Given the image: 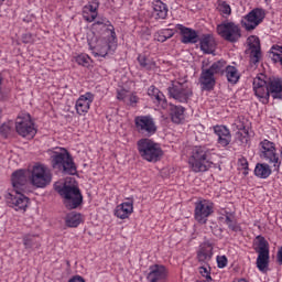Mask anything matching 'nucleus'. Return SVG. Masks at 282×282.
I'll list each match as a JSON object with an SVG mask.
<instances>
[{
  "label": "nucleus",
  "instance_id": "dca6fc26",
  "mask_svg": "<svg viewBox=\"0 0 282 282\" xmlns=\"http://www.w3.org/2000/svg\"><path fill=\"white\" fill-rule=\"evenodd\" d=\"M250 63L251 65H259L261 61V41L259 37L251 35L249 39Z\"/></svg>",
  "mask_w": 282,
  "mask_h": 282
},
{
  "label": "nucleus",
  "instance_id": "20e7f679",
  "mask_svg": "<svg viewBox=\"0 0 282 282\" xmlns=\"http://www.w3.org/2000/svg\"><path fill=\"white\" fill-rule=\"evenodd\" d=\"M55 191L63 197L64 206L67 210H74L83 204V194L80 193V188L75 185H68L65 183L64 185H55Z\"/></svg>",
  "mask_w": 282,
  "mask_h": 282
},
{
  "label": "nucleus",
  "instance_id": "e433bc0d",
  "mask_svg": "<svg viewBox=\"0 0 282 282\" xmlns=\"http://www.w3.org/2000/svg\"><path fill=\"white\" fill-rule=\"evenodd\" d=\"M217 10L223 14V17H230V14H232V9L226 0L217 1Z\"/></svg>",
  "mask_w": 282,
  "mask_h": 282
},
{
  "label": "nucleus",
  "instance_id": "6e6552de",
  "mask_svg": "<svg viewBox=\"0 0 282 282\" xmlns=\"http://www.w3.org/2000/svg\"><path fill=\"white\" fill-rule=\"evenodd\" d=\"M217 33L228 43H237L241 39V28L235 22H224L217 25Z\"/></svg>",
  "mask_w": 282,
  "mask_h": 282
},
{
  "label": "nucleus",
  "instance_id": "5701e85b",
  "mask_svg": "<svg viewBox=\"0 0 282 282\" xmlns=\"http://www.w3.org/2000/svg\"><path fill=\"white\" fill-rule=\"evenodd\" d=\"M214 132L218 135V144H220V147H228V144H230L232 137L230 130L226 128V126H215Z\"/></svg>",
  "mask_w": 282,
  "mask_h": 282
},
{
  "label": "nucleus",
  "instance_id": "bb28decb",
  "mask_svg": "<svg viewBox=\"0 0 282 282\" xmlns=\"http://www.w3.org/2000/svg\"><path fill=\"white\" fill-rule=\"evenodd\" d=\"M235 124L238 130L236 133L238 142H240V144H247L250 141V132L248 131V128H246V124L242 123L241 120H237Z\"/></svg>",
  "mask_w": 282,
  "mask_h": 282
},
{
  "label": "nucleus",
  "instance_id": "603ef678",
  "mask_svg": "<svg viewBox=\"0 0 282 282\" xmlns=\"http://www.w3.org/2000/svg\"><path fill=\"white\" fill-rule=\"evenodd\" d=\"M118 100H124V93H118Z\"/></svg>",
  "mask_w": 282,
  "mask_h": 282
},
{
  "label": "nucleus",
  "instance_id": "f8f14e48",
  "mask_svg": "<svg viewBox=\"0 0 282 282\" xmlns=\"http://www.w3.org/2000/svg\"><path fill=\"white\" fill-rule=\"evenodd\" d=\"M171 98L178 102H188V98L193 96V89L188 88L185 83L172 82L171 87L167 88Z\"/></svg>",
  "mask_w": 282,
  "mask_h": 282
},
{
  "label": "nucleus",
  "instance_id": "864d4df0",
  "mask_svg": "<svg viewBox=\"0 0 282 282\" xmlns=\"http://www.w3.org/2000/svg\"><path fill=\"white\" fill-rule=\"evenodd\" d=\"M1 83H3V79L0 77V86H1Z\"/></svg>",
  "mask_w": 282,
  "mask_h": 282
},
{
  "label": "nucleus",
  "instance_id": "c756f323",
  "mask_svg": "<svg viewBox=\"0 0 282 282\" xmlns=\"http://www.w3.org/2000/svg\"><path fill=\"white\" fill-rule=\"evenodd\" d=\"M184 111H186V109L182 106H171L170 116L172 118V122L180 124V122L184 120Z\"/></svg>",
  "mask_w": 282,
  "mask_h": 282
},
{
  "label": "nucleus",
  "instance_id": "09e8293b",
  "mask_svg": "<svg viewBox=\"0 0 282 282\" xmlns=\"http://www.w3.org/2000/svg\"><path fill=\"white\" fill-rule=\"evenodd\" d=\"M68 282H85V279L80 275H76L73 279L68 280Z\"/></svg>",
  "mask_w": 282,
  "mask_h": 282
},
{
  "label": "nucleus",
  "instance_id": "f257e3e1",
  "mask_svg": "<svg viewBox=\"0 0 282 282\" xmlns=\"http://www.w3.org/2000/svg\"><path fill=\"white\" fill-rule=\"evenodd\" d=\"M253 91L260 102L268 105L270 96L273 100H282V78L268 77L260 73L253 78Z\"/></svg>",
  "mask_w": 282,
  "mask_h": 282
},
{
  "label": "nucleus",
  "instance_id": "49530a36",
  "mask_svg": "<svg viewBox=\"0 0 282 282\" xmlns=\"http://www.w3.org/2000/svg\"><path fill=\"white\" fill-rule=\"evenodd\" d=\"M163 35L165 36V39L169 41V39H172V36L175 34L173 32V30L171 29H165L162 31Z\"/></svg>",
  "mask_w": 282,
  "mask_h": 282
},
{
  "label": "nucleus",
  "instance_id": "ea45409f",
  "mask_svg": "<svg viewBox=\"0 0 282 282\" xmlns=\"http://www.w3.org/2000/svg\"><path fill=\"white\" fill-rule=\"evenodd\" d=\"M75 61L78 65H83V67H87L91 58H89L88 55L80 54L77 57H75Z\"/></svg>",
  "mask_w": 282,
  "mask_h": 282
},
{
  "label": "nucleus",
  "instance_id": "412c9836",
  "mask_svg": "<svg viewBox=\"0 0 282 282\" xmlns=\"http://www.w3.org/2000/svg\"><path fill=\"white\" fill-rule=\"evenodd\" d=\"M133 213V199H128V202L121 203L115 209V217L118 219H128L129 215Z\"/></svg>",
  "mask_w": 282,
  "mask_h": 282
},
{
  "label": "nucleus",
  "instance_id": "aec40b11",
  "mask_svg": "<svg viewBox=\"0 0 282 282\" xmlns=\"http://www.w3.org/2000/svg\"><path fill=\"white\" fill-rule=\"evenodd\" d=\"M91 102H94V95L91 93H86L82 95L76 101V111L79 116L83 113H87L89 111V107H91Z\"/></svg>",
  "mask_w": 282,
  "mask_h": 282
},
{
  "label": "nucleus",
  "instance_id": "f3484780",
  "mask_svg": "<svg viewBox=\"0 0 282 282\" xmlns=\"http://www.w3.org/2000/svg\"><path fill=\"white\" fill-rule=\"evenodd\" d=\"M213 259V245L210 242H203L197 251V261L200 265H208Z\"/></svg>",
  "mask_w": 282,
  "mask_h": 282
},
{
  "label": "nucleus",
  "instance_id": "72a5a7b5",
  "mask_svg": "<svg viewBox=\"0 0 282 282\" xmlns=\"http://www.w3.org/2000/svg\"><path fill=\"white\" fill-rule=\"evenodd\" d=\"M23 246L26 250H31V248H41V242H39V236L25 235L23 237Z\"/></svg>",
  "mask_w": 282,
  "mask_h": 282
},
{
  "label": "nucleus",
  "instance_id": "b1692460",
  "mask_svg": "<svg viewBox=\"0 0 282 282\" xmlns=\"http://www.w3.org/2000/svg\"><path fill=\"white\" fill-rule=\"evenodd\" d=\"M177 30H180L182 35V43H197L199 36L195 30L186 28L182 24H177Z\"/></svg>",
  "mask_w": 282,
  "mask_h": 282
},
{
  "label": "nucleus",
  "instance_id": "cd10ccee",
  "mask_svg": "<svg viewBox=\"0 0 282 282\" xmlns=\"http://www.w3.org/2000/svg\"><path fill=\"white\" fill-rule=\"evenodd\" d=\"M148 95L151 98H154V100H156L158 105H160V107H162V109H166V107H169V102L166 101V97L155 86H150L149 87Z\"/></svg>",
  "mask_w": 282,
  "mask_h": 282
},
{
  "label": "nucleus",
  "instance_id": "2eb2a0df",
  "mask_svg": "<svg viewBox=\"0 0 282 282\" xmlns=\"http://www.w3.org/2000/svg\"><path fill=\"white\" fill-rule=\"evenodd\" d=\"M213 203L208 200H199L195 203V219L198 224H206L208 217L213 215Z\"/></svg>",
  "mask_w": 282,
  "mask_h": 282
},
{
  "label": "nucleus",
  "instance_id": "a18cd8bd",
  "mask_svg": "<svg viewBox=\"0 0 282 282\" xmlns=\"http://www.w3.org/2000/svg\"><path fill=\"white\" fill-rule=\"evenodd\" d=\"M22 42L28 44V43H34V35L32 33H25L22 35Z\"/></svg>",
  "mask_w": 282,
  "mask_h": 282
},
{
  "label": "nucleus",
  "instance_id": "f03ea898",
  "mask_svg": "<svg viewBox=\"0 0 282 282\" xmlns=\"http://www.w3.org/2000/svg\"><path fill=\"white\" fill-rule=\"evenodd\" d=\"M11 184L13 187L12 192H7L4 198L7 204L15 210H25L28 204H30V198L24 196L26 184H28V174L24 170H18L12 173Z\"/></svg>",
  "mask_w": 282,
  "mask_h": 282
},
{
  "label": "nucleus",
  "instance_id": "58836bf2",
  "mask_svg": "<svg viewBox=\"0 0 282 282\" xmlns=\"http://www.w3.org/2000/svg\"><path fill=\"white\" fill-rule=\"evenodd\" d=\"M198 272L202 276H205L207 282H213V278L210 276V264H202V267L198 268Z\"/></svg>",
  "mask_w": 282,
  "mask_h": 282
},
{
  "label": "nucleus",
  "instance_id": "9d476101",
  "mask_svg": "<svg viewBox=\"0 0 282 282\" xmlns=\"http://www.w3.org/2000/svg\"><path fill=\"white\" fill-rule=\"evenodd\" d=\"M134 127L138 133L151 138L158 132V126H155V120L151 116H138L134 118Z\"/></svg>",
  "mask_w": 282,
  "mask_h": 282
},
{
  "label": "nucleus",
  "instance_id": "c85d7f7f",
  "mask_svg": "<svg viewBox=\"0 0 282 282\" xmlns=\"http://www.w3.org/2000/svg\"><path fill=\"white\" fill-rule=\"evenodd\" d=\"M83 17L88 23H94V21H96V19L98 18V6H85Z\"/></svg>",
  "mask_w": 282,
  "mask_h": 282
},
{
  "label": "nucleus",
  "instance_id": "c03bdc74",
  "mask_svg": "<svg viewBox=\"0 0 282 282\" xmlns=\"http://www.w3.org/2000/svg\"><path fill=\"white\" fill-rule=\"evenodd\" d=\"M238 164L243 169V174L248 175V160L246 158H241L238 160Z\"/></svg>",
  "mask_w": 282,
  "mask_h": 282
},
{
  "label": "nucleus",
  "instance_id": "3c124183",
  "mask_svg": "<svg viewBox=\"0 0 282 282\" xmlns=\"http://www.w3.org/2000/svg\"><path fill=\"white\" fill-rule=\"evenodd\" d=\"M278 263L282 265V247L278 251Z\"/></svg>",
  "mask_w": 282,
  "mask_h": 282
},
{
  "label": "nucleus",
  "instance_id": "423d86ee",
  "mask_svg": "<svg viewBox=\"0 0 282 282\" xmlns=\"http://www.w3.org/2000/svg\"><path fill=\"white\" fill-rule=\"evenodd\" d=\"M137 149L139 151L140 158L147 162H160L164 152L160 144L155 143L151 139H141L137 142Z\"/></svg>",
  "mask_w": 282,
  "mask_h": 282
},
{
  "label": "nucleus",
  "instance_id": "5fc2aeb1",
  "mask_svg": "<svg viewBox=\"0 0 282 282\" xmlns=\"http://www.w3.org/2000/svg\"><path fill=\"white\" fill-rule=\"evenodd\" d=\"M3 1H6V0H0V2H3Z\"/></svg>",
  "mask_w": 282,
  "mask_h": 282
},
{
  "label": "nucleus",
  "instance_id": "4c0bfd02",
  "mask_svg": "<svg viewBox=\"0 0 282 282\" xmlns=\"http://www.w3.org/2000/svg\"><path fill=\"white\" fill-rule=\"evenodd\" d=\"M138 63H139L140 67H142L143 69H154V67H155V62L147 58L145 55H139Z\"/></svg>",
  "mask_w": 282,
  "mask_h": 282
},
{
  "label": "nucleus",
  "instance_id": "0eeeda50",
  "mask_svg": "<svg viewBox=\"0 0 282 282\" xmlns=\"http://www.w3.org/2000/svg\"><path fill=\"white\" fill-rule=\"evenodd\" d=\"M256 239L258 241V248H256V252L258 253L256 265L260 272L265 273L270 265V243L263 236H257Z\"/></svg>",
  "mask_w": 282,
  "mask_h": 282
},
{
  "label": "nucleus",
  "instance_id": "9b49d317",
  "mask_svg": "<svg viewBox=\"0 0 282 282\" xmlns=\"http://www.w3.org/2000/svg\"><path fill=\"white\" fill-rule=\"evenodd\" d=\"M263 19H265V11L257 8L243 17L241 20V25L247 32H252V30H257L258 25L263 23Z\"/></svg>",
  "mask_w": 282,
  "mask_h": 282
},
{
  "label": "nucleus",
  "instance_id": "a19ab883",
  "mask_svg": "<svg viewBox=\"0 0 282 282\" xmlns=\"http://www.w3.org/2000/svg\"><path fill=\"white\" fill-rule=\"evenodd\" d=\"M10 131H12V122L3 123V124L0 127V133H1V135H3L4 138H8V134L10 133Z\"/></svg>",
  "mask_w": 282,
  "mask_h": 282
},
{
  "label": "nucleus",
  "instance_id": "a878e982",
  "mask_svg": "<svg viewBox=\"0 0 282 282\" xmlns=\"http://www.w3.org/2000/svg\"><path fill=\"white\" fill-rule=\"evenodd\" d=\"M89 47L93 51L94 56H100L101 58H105V56L109 54V50H111V45L105 40H98L95 46L89 43Z\"/></svg>",
  "mask_w": 282,
  "mask_h": 282
},
{
  "label": "nucleus",
  "instance_id": "4be33fe9",
  "mask_svg": "<svg viewBox=\"0 0 282 282\" xmlns=\"http://www.w3.org/2000/svg\"><path fill=\"white\" fill-rule=\"evenodd\" d=\"M199 45L204 54H214L215 47H217V42H215V37L213 35L205 34L200 37Z\"/></svg>",
  "mask_w": 282,
  "mask_h": 282
},
{
  "label": "nucleus",
  "instance_id": "c9c22d12",
  "mask_svg": "<svg viewBox=\"0 0 282 282\" xmlns=\"http://www.w3.org/2000/svg\"><path fill=\"white\" fill-rule=\"evenodd\" d=\"M100 25L101 28H107L109 30L112 39H116V32L113 31V25L107 18H98V20L93 24V28Z\"/></svg>",
  "mask_w": 282,
  "mask_h": 282
},
{
  "label": "nucleus",
  "instance_id": "ddd939ff",
  "mask_svg": "<svg viewBox=\"0 0 282 282\" xmlns=\"http://www.w3.org/2000/svg\"><path fill=\"white\" fill-rule=\"evenodd\" d=\"M15 130L19 135H21L22 138H29V140H32V138L36 135V129L34 128V123L30 119V115L17 118Z\"/></svg>",
  "mask_w": 282,
  "mask_h": 282
},
{
  "label": "nucleus",
  "instance_id": "1a4fd4ad",
  "mask_svg": "<svg viewBox=\"0 0 282 282\" xmlns=\"http://www.w3.org/2000/svg\"><path fill=\"white\" fill-rule=\"evenodd\" d=\"M52 183V172L45 165H35L31 174V184L36 188H45Z\"/></svg>",
  "mask_w": 282,
  "mask_h": 282
},
{
  "label": "nucleus",
  "instance_id": "6e6d98bb",
  "mask_svg": "<svg viewBox=\"0 0 282 282\" xmlns=\"http://www.w3.org/2000/svg\"><path fill=\"white\" fill-rule=\"evenodd\" d=\"M0 118H1V109H0Z\"/></svg>",
  "mask_w": 282,
  "mask_h": 282
},
{
  "label": "nucleus",
  "instance_id": "2f4dec72",
  "mask_svg": "<svg viewBox=\"0 0 282 282\" xmlns=\"http://www.w3.org/2000/svg\"><path fill=\"white\" fill-rule=\"evenodd\" d=\"M226 78L228 83L231 85H237L239 83V70H237V67L235 66H227L225 69Z\"/></svg>",
  "mask_w": 282,
  "mask_h": 282
},
{
  "label": "nucleus",
  "instance_id": "79ce46f5",
  "mask_svg": "<svg viewBox=\"0 0 282 282\" xmlns=\"http://www.w3.org/2000/svg\"><path fill=\"white\" fill-rule=\"evenodd\" d=\"M225 224H227L230 230H232L234 232H237V229H238L237 223H235L232 218H230V216H226Z\"/></svg>",
  "mask_w": 282,
  "mask_h": 282
},
{
  "label": "nucleus",
  "instance_id": "37998d69",
  "mask_svg": "<svg viewBox=\"0 0 282 282\" xmlns=\"http://www.w3.org/2000/svg\"><path fill=\"white\" fill-rule=\"evenodd\" d=\"M217 263L218 268H226V265H228V258H226V256H218Z\"/></svg>",
  "mask_w": 282,
  "mask_h": 282
},
{
  "label": "nucleus",
  "instance_id": "7c9ffc66",
  "mask_svg": "<svg viewBox=\"0 0 282 282\" xmlns=\"http://www.w3.org/2000/svg\"><path fill=\"white\" fill-rule=\"evenodd\" d=\"M254 175L261 180H268V177L272 175V170L270 169V165L265 163H258L254 169Z\"/></svg>",
  "mask_w": 282,
  "mask_h": 282
},
{
  "label": "nucleus",
  "instance_id": "7ed1b4c3",
  "mask_svg": "<svg viewBox=\"0 0 282 282\" xmlns=\"http://www.w3.org/2000/svg\"><path fill=\"white\" fill-rule=\"evenodd\" d=\"M51 164L54 171L62 173V175H76V163H74V158L67 149L58 148L53 151L51 155Z\"/></svg>",
  "mask_w": 282,
  "mask_h": 282
},
{
  "label": "nucleus",
  "instance_id": "f704fd0d",
  "mask_svg": "<svg viewBox=\"0 0 282 282\" xmlns=\"http://www.w3.org/2000/svg\"><path fill=\"white\" fill-rule=\"evenodd\" d=\"M226 61L219 59L215 62L208 69L212 72V74L215 76V74H220V76H224L226 73Z\"/></svg>",
  "mask_w": 282,
  "mask_h": 282
},
{
  "label": "nucleus",
  "instance_id": "393cba45",
  "mask_svg": "<svg viewBox=\"0 0 282 282\" xmlns=\"http://www.w3.org/2000/svg\"><path fill=\"white\" fill-rule=\"evenodd\" d=\"M153 11L152 17L153 19H166L169 17V7L162 0H153L152 2Z\"/></svg>",
  "mask_w": 282,
  "mask_h": 282
},
{
  "label": "nucleus",
  "instance_id": "de8ad7c7",
  "mask_svg": "<svg viewBox=\"0 0 282 282\" xmlns=\"http://www.w3.org/2000/svg\"><path fill=\"white\" fill-rule=\"evenodd\" d=\"M129 102H130V106H131V107H135V105H138V96L131 95V96L129 97Z\"/></svg>",
  "mask_w": 282,
  "mask_h": 282
},
{
  "label": "nucleus",
  "instance_id": "6ab92c4d",
  "mask_svg": "<svg viewBox=\"0 0 282 282\" xmlns=\"http://www.w3.org/2000/svg\"><path fill=\"white\" fill-rule=\"evenodd\" d=\"M166 276H169V271L166 270V267L161 264H154L150 267V273L148 275L150 282L164 281Z\"/></svg>",
  "mask_w": 282,
  "mask_h": 282
},
{
  "label": "nucleus",
  "instance_id": "4468645a",
  "mask_svg": "<svg viewBox=\"0 0 282 282\" xmlns=\"http://www.w3.org/2000/svg\"><path fill=\"white\" fill-rule=\"evenodd\" d=\"M260 158L269 162V164H274L275 169H279V154H276V148L274 143L270 142L269 140H263L260 142Z\"/></svg>",
  "mask_w": 282,
  "mask_h": 282
},
{
  "label": "nucleus",
  "instance_id": "a211bd4d",
  "mask_svg": "<svg viewBox=\"0 0 282 282\" xmlns=\"http://www.w3.org/2000/svg\"><path fill=\"white\" fill-rule=\"evenodd\" d=\"M199 83L203 91H213L215 89V75L208 69H202Z\"/></svg>",
  "mask_w": 282,
  "mask_h": 282
},
{
  "label": "nucleus",
  "instance_id": "8fccbe9b",
  "mask_svg": "<svg viewBox=\"0 0 282 282\" xmlns=\"http://www.w3.org/2000/svg\"><path fill=\"white\" fill-rule=\"evenodd\" d=\"M158 41H160V43H164L166 40V36L164 35L163 32H161L158 36Z\"/></svg>",
  "mask_w": 282,
  "mask_h": 282
},
{
  "label": "nucleus",
  "instance_id": "39448f33",
  "mask_svg": "<svg viewBox=\"0 0 282 282\" xmlns=\"http://www.w3.org/2000/svg\"><path fill=\"white\" fill-rule=\"evenodd\" d=\"M210 151L206 147H195L192 150V155L189 156V165L194 173H205L208 171L210 166H213V162H210Z\"/></svg>",
  "mask_w": 282,
  "mask_h": 282
},
{
  "label": "nucleus",
  "instance_id": "473e14b6",
  "mask_svg": "<svg viewBox=\"0 0 282 282\" xmlns=\"http://www.w3.org/2000/svg\"><path fill=\"white\" fill-rule=\"evenodd\" d=\"M80 221H83V218L78 213H69L65 218V224L68 228H78Z\"/></svg>",
  "mask_w": 282,
  "mask_h": 282
}]
</instances>
